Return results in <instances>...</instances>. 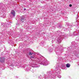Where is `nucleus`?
<instances>
[{
	"label": "nucleus",
	"instance_id": "12",
	"mask_svg": "<svg viewBox=\"0 0 79 79\" xmlns=\"http://www.w3.org/2000/svg\"><path fill=\"white\" fill-rule=\"evenodd\" d=\"M59 27H61V26H59Z\"/></svg>",
	"mask_w": 79,
	"mask_h": 79
},
{
	"label": "nucleus",
	"instance_id": "6",
	"mask_svg": "<svg viewBox=\"0 0 79 79\" xmlns=\"http://www.w3.org/2000/svg\"><path fill=\"white\" fill-rule=\"evenodd\" d=\"M33 54V53H31V52H30L28 54L29 55H32Z\"/></svg>",
	"mask_w": 79,
	"mask_h": 79
},
{
	"label": "nucleus",
	"instance_id": "3",
	"mask_svg": "<svg viewBox=\"0 0 79 79\" xmlns=\"http://www.w3.org/2000/svg\"><path fill=\"white\" fill-rule=\"evenodd\" d=\"M66 66L67 68H69V67H70V64H67Z\"/></svg>",
	"mask_w": 79,
	"mask_h": 79
},
{
	"label": "nucleus",
	"instance_id": "11",
	"mask_svg": "<svg viewBox=\"0 0 79 79\" xmlns=\"http://www.w3.org/2000/svg\"><path fill=\"white\" fill-rule=\"evenodd\" d=\"M31 58H33V57H32V56H31Z\"/></svg>",
	"mask_w": 79,
	"mask_h": 79
},
{
	"label": "nucleus",
	"instance_id": "5",
	"mask_svg": "<svg viewBox=\"0 0 79 79\" xmlns=\"http://www.w3.org/2000/svg\"><path fill=\"white\" fill-rule=\"evenodd\" d=\"M57 77H58L59 78H61V76L60 75H59L57 76Z\"/></svg>",
	"mask_w": 79,
	"mask_h": 79
},
{
	"label": "nucleus",
	"instance_id": "2",
	"mask_svg": "<svg viewBox=\"0 0 79 79\" xmlns=\"http://www.w3.org/2000/svg\"><path fill=\"white\" fill-rule=\"evenodd\" d=\"M11 15H13V16H15V10H11Z\"/></svg>",
	"mask_w": 79,
	"mask_h": 79
},
{
	"label": "nucleus",
	"instance_id": "1",
	"mask_svg": "<svg viewBox=\"0 0 79 79\" xmlns=\"http://www.w3.org/2000/svg\"><path fill=\"white\" fill-rule=\"evenodd\" d=\"M24 18H25V16H23L21 17V19H20L21 22H22V23H23V22H24Z\"/></svg>",
	"mask_w": 79,
	"mask_h": 79
},
{
	"label": "nucleus",
	"instance_id": "10",
	"mask_svg": "<svg viewBox=\"0 0 79 79\" xmlns=\"http://www.w3.org/2000/svg\"><path fill=\"white\" fill-rule=\"evenodd\" d=\"M1 59H2V60H3V59L1 58V59H0V60H1Z\"/></svg>",
	"mask_w": 79,
	"mask_h": 79
},
{
	"label": "nucleus",
	"instance_id": "9",
	"mask_svg": "<svg viewBox=\"0 0 79 79\" xmlns=\"http://www.w3.org/2000/svg\"><path fill=\"white\" fill-rule=\"evenodd\" d=\"M24 11H26V9L24 8Z\"/></svg>",
	"mask_w": 79,
	"mask_h": 79
},
{
	"label": "nucleus",
	"instance_id": "8",
	"mask_svg": "<svg viewBox=\"0 0 79 79\" xmlns=\"http://www.w3.org/2000/svg\"><path fill=\"white\" fill-rule=\"evenodd\" d=\"M32 56V57H33V58H34V57H35V56Z\"/></svg>",
	"mask_w": 79,
	"mask_h": 79
},
{
	"label": "nucleus",
	"instance_id": "7",
	"mask_svg": "<svg viewBox=\"0 0 79 79\" xmlns=\"http://www.w3.org/2000/svg\"><path fill=\"white\" fill-rule=\"evenodd\" d=\"M69 6L70 7H71V6H72V5L71 4H70L69 5Z\"/></svg>",
	"mask_w": 79,
	"mask_h": 79
},
{
	"label": "nucleus",
	"instance_id": "4",
	"mask_svg": "<svg viewBox=\"0 0 79 79\" xmlns=\"http://www.w3.org/2000/svg\"><path fill=\"white\" fill-rule=\"evenodd\" d=\"M44 64L45 66H46V65H47L48 64H47V62L46 61H44Z\"/></svg>",
	"mask_w": 79,
	"mask_h": 79
}]
</instances>
